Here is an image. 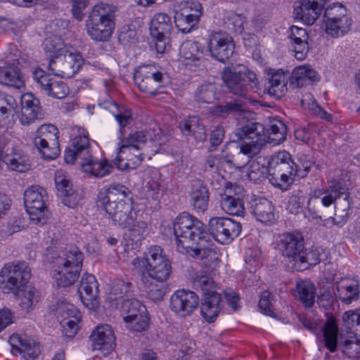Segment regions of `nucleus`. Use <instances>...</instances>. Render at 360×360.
<instances>
[{
  "mask_svg": "<svg viewBox=\"0 0 360 360\" xmlns=\"http://www.w3.org/2000/svg\"><path fill=\"white\" fill-rule=\"evenodd\" d=\"M304 239L299 231L284 232L278 236L276 247L286 261L297 265V258L304 250Z\"/></svg>",
  "mask_w": 360,
  "mask_h": 360,
  "instance_id": "nucleus-13",
  "label": "nucleus"
},
{
  "mask_svg": "<svg viewBox=\"0 0 360 360\" xmlns=\"http://www.w3.org/2000/svg\"><path fill=\"white\" fill-rule=\"evenodd\" d=\"M22 108L31 112H38L41 110L39 100L32 93H26L21 96Z\"/></svg>",
  "mask_w": 360,
  "mask_h": 360,
  "instance_id": "nucleus-64",
  "label": "nucleus"
},
{
  "mask_svg": "<svg viewBox=\"0 0 360 360\" xmlns=\"http://www.w3.org/2000/svg\"><path fill=\"white\" fill-rule=\"evenodd\" d=\"M208 232L219 243L226 245L237 238L242 231L240 223L228 217H215L210 219Z\"/></svg>",
  "mask_w": 360,
  "mask_h": 360,
  "instance_id": "nucleus-12",
  "label": "nucleus"
},
{
  "mask_svg": "<svg viewBox=\"0 0 360 360\" xmlns=\"http://www.w3.org/2000/svg\"><path fill=\"white\" fill-rule=\"evenodd\" d=\"M314 163L312 157L300 153L297 157V162H295L294 165L295 172H297L296 176L299 178L306 176Z\"/></svg>",
  "mask_w": 360,
  "mask_h": 360,
  "instance_id": "nucleus-58",
  "label": "nucleus"
},
{
  "mask_svg": "<svg viewBox=\"0 0 360 360\" xmlns=\"http://www.w3.org/2000/svg\"><path fill=\"white\" fill-rule=\"evenodd\" d=\"M221 309V295L215 291L207 292L204 294L200 305L202 316L208 323L215 321Z\"/></svg>",
  "mask_w": 360,
  "mask_h": 360,
  "instance_id": "nucleus-29",
  "label": "nucleus"
},
{
  "mask_svg": "<svg viewBox=\"0 0 360 360\" xmlns=\"http://www.w3.org/2000/svg\"><path fill=\"white\" fill-rule=\"evenodd\" d=\"M139 89L146 94L155 95L162 86L163 74L154 65L141 66L134 75Z\"/></svg>",
  "mask_w": 360,
  "mask_h": 360,
  "instance_id": "nucleus-16",
  "label": "nucleus"
},
{
  "mask_svg": "<svg viewBox=\"0 0 360 360\" xmlns=\"http://www.w3.org/2000/svg\"><path fill=\"white\" fill-rule=\"evenodd\" d=\"M221 76L225 86L235 96L246 98L249 91H256L259 89L256 74L244 65L226 67Z\"/></svg>",
  "mask_w": 360,
  "mask_h": 360,
  "instance_id": "nucleus-3",
  "label": "nucleus"
},
{
  "mask_svg": "<svg viewBox=\"0 0 360 360\" xmlns=\"http://www.w3.org/2000/svg\"><path fill=\"white\" fill-rule=\"evenodd\" d=\"M116 12L117 8L112 4L101 2L94 5L86 21V27L89 25L95 26L114 22Z\"/></svg>",
  "mask_w": 360,
  "mask_h": 360,
  "instance_id": "nucleus-27",
  "label": "nucleus"
},
{
  "mask_svg": "<svg viewBox=\"0 0 360 360\" xmlns=\"http://www.w3.org/2000/svg\"><path fill=\"white\" fill-rule=\"evenodd\" d=\"M173 230L176 249L180 252H188L189 248L207 233L202 222L186 212L175 219Z\"/></svg>",
  "mask_w": 360,
  "mask_h": 360,
  "instance_id": "nucleus-4",
  "label": "nucleus"
},
{
  "mask_svg": "<svg viewBox=\"0 0 360 360\" xmlns=\"http://www.w3.org/2000/svg\"><path fill=\"white\" fill-rule=\"evenodd\" d=\"M58 133L53 124H44L37 129L34 143L44 159L53 160L59 155Z\"/></svg>",
  "mask_w": 360,
  "mask_h": 360,
  "instance_id": "nucleus-11",
  "label": "nucleus"
},
{
  "mask_svg": "<svg viewBox=\"0 0 360 360\" xmlns=\"http://www.w3.org/2000/svg\"><path fill=\"white\" fill-rule=\"evenodd\" d=\"M212 244L211 243L208 233H207L197 240L192 247L189 248L188 252L182 253L189 254L193 258L212 262L216 259L217 257L216 250L212 248Z\"/></svg>",
  "mask_w": 360,
  "mask_h": 360,
  "instance_id": "nucleus-33",
  "label": "nucleus"
},
{
  "mask_svg": "<svg viewBox=\"0 0 360 360\" xmlns=\"http://www.w3.org/2000/svg\"><path fill=\"white\" fill-rule=\"evenodd\" d=\"M120 308L124 321L138 316L139 314L147 312L146 307L135 298L123 300Z\"/></svg>",
  "mask_w": 360,
  "mask_h": 360,
  "instance_id": "nucleus-44",
  "label": "nucleus"
},
{
  "mask_svg": "<svg viewBox=\"0 0 360 360\" xmlns=\"http://www.w3.org/2000/svg\"><path fill=\"white\" fill-rule=\"evenodd\" d=\"M141 129L143 130V135L145 136L146 143L148 140L151 142H160L162 134L161 129L158 124L153 122L150 119L147 120L141 121Z\"/></svg>",
  "mask_w": 360,
  "mask_h": 360,
  "instance_id": "nucleus-55",
  "label": "nucleus"
},
{
  "mask_svg": "<svg viewBox=\"0 0 360 360\" xmlns=\"http://www.w3.org/2000/svg\"><path fill=\"white\" fill-rule=\"evenodd\" d=\"M134 128L135 131L129 134L127 138L122 139L121 145L120 146L118 155L120 153H125L127 151L131 153L132 150H139L141 148V146H144L146 143L145 141V136L143 135L141 124Z\"/></svg>",
  "mask_w": 360,
  "mask_h": 360,
  "instance_id": "nucleus-40",
  "label": "nucleus"
},
{
  "mask_svg": "<svg viewBox=\"0 0 360 360\" xmlns=\"http://www.w3.org/2000/svg\"><path fill=\"white\" fill-rule=\"evenodd\" d=\"M289 38L291 47L295 53V57L299 60H304L309 50V36L306 30L297 26H292L290 28Z\"/></svg>",
  "mask_w": 360,
  "mask_h": 360,
  "instance_id": "nucleus-31",
  "label": "nucleus"
},
{
  "mask_svg": "<svg viewBox=\"0 0 360 360\" xmlns=\"http://www.w3.org/2000/svg\"><path fill=\"white\" fill-rule=\"evenodd\" d=\"M33 79L42 90L53 98L61 99L68 93V88L63 81L50 77L41 69L33 72Z\"/></svg>",
  "mask_w": 360,
  "mask_h": 360,
  "instance_id": "nucleus-22",
  "label": "nucleus"
},
{
  "mask_svg": "<svg viewBox=\"0 0 360 360\" xmlns=\"http://www.w3.org/2000/svg\"><path fill=\"white\" fill-rule=\"evenodd\" d=\"M80 166L83 172L90 173L98 178L110 174L114 168L113 165L106 160L103 161L94 160L90 153L86 161L80 162Z\"/></svg>",
  "mask_w": 360,
  "mask_h": 360,
  "instance_id": "nucleus-38",
  "label": "nucleus"
},
{
  "mask_svg": "<svg viewBox=\"0 0 360 360\" xmlns=\"http://www.w3.org/2000/svg\"><path fill=\"white\" fill-rule=\"evenodd\" d=\"M300 321L303 326L313 333H323L326 347L334 352L337 349L338 327L335 319L333 316H328L324 327H319L316 321L307 318H301Z\"/></svg>",
  "mask_w": 360,
  "mask_h": 360,
  "instance_id": "nucleus-17",
  "label": "nucleus"
},
{
  "mask_svg": "<svg viewBox=\"0 0 360 360\" xmlns=\"http://www.w3.org/2000/svg\"><path fill=\"white\" fill-rule=\"evenodd\" d=\"M208 47L213 58L225 63L233 55L235 45L232 38L226 33L215 32L210 36Z\"/></svg>",
  "mask_w": 360,
  "mask_h": 360,
  "instance_id": "nucleus-19",
  "label": "nucleus"
},
{
  "mask_svg": "<svg viewBox=\"0 0 360 360\" xmlns=\"http://www.w3.org/2000/svg\"><path fill=\"white\" fill-rule=\"evenodd\" d=\"M77 292L83 304L89 309L96 311L99 306L98 284L92 274H84Z\"/></svg>",
  "mask_w": 360,
  "mask_h": 360,
  "instance_id": "nucleus-21",
  "label": "nucleus"
},
{
  "mask_svg": "<svg viewBox=\"0 0 360 360\" xmlns=\"http://www.w3.org/2000/svg\"><path fill=\"white\" fill-rule=\"evenodd\" d=\"M267 164L269 182L281 191H287L297 177L290 154L285 150L279 151L267 160Z\"/></svg>",
  "mask_w": 360,
  "mask_h": 360,
  "instance_id": "nucleus-5",
  "label": "nucleus"
},
{
  "mask_svg": "<svg viewBox=\"0 0 360 360\" xmlns=\"http://www.w3.org/2000/svg\"><path fill=\"white\" fill-rule=\"evenodd\" d=\"M220 207L230 215L244 216L245 209L242 198H229L228 197H220Z\"/></svg>",
  "mask_w": 360,
  "mask_h": 360,
  "instance_id": "nucleus-50",
  "label": "nucleus"
},
{
  "mask_svg": "<svg viewBox=\"0 0 360 360\" xmlns=\"http://www.w3.org/2000/svg\"><path fill=\"white\" fill-rule=\"evenodd\" d=\"M114 29L115 22L95 26L89 25L86 27V31L92 39L98 41H105L110 38Z\"/></svg>",
  "mask_w": 360,
  "mask_h": 360,
  "instance_id": "nucleus-51",
  "label": "nucleus"
},
{
  "mask_svg": "<svg viewBox=\"0 0 360 360\" xmlns=\"http://www.w3.org/2000/svg\"><path fill=\"white\" fill-rule=\"evenodd\" d=\"M46 191L39 186H32L24 193V203L30 220L35 224H44L47 219V207L44 198Z\"/></svg>",
  "mask_w": 360,
  "mask_h": 360,
  "instance_id": "nucleus-10",
  "label": "nucleus"
},
{
  "mask_svg": "<svg viewBox=\"0 0 360 360\" xmlns=\"http://www.w3.org/2000/svg\"><path fill=\"white\" fill-rule=\"evenodd\" d=\"M268 76V82L264 86V92L277 98L283 96L288 90V82L284 72L277 71L271 75L269 74Z\"/></svg>",
  "mask_w": 360,
  "mask_h": 360,
  "instance_id": "nucleus-36",
  "label": "nucleus"
},
{
  "mask_svg": "<svg viewBox=\"0 0 360 360\" xmlns=\"http://www.w3.org/2000/svg\"><path fill=\"white\" fill-rule=\"evenodd\" d=\"M162 252L160 246L155 245L149 248L144 258H135L133 264L137 275H150L155 279L167 281L172 273L171 262Z\"/></svg>",
  "mask_w": 360,
  "mask_h": 360,
  "instance_id": "nucleus-6",
  "label": "nucleus"
},
{
  "mask_svg": "<svg viewBox=\"0 0 360 360\" xmlns=\"http://www.w3.org/2000/svg\"><path fill=\"white\" fill-rule=\"evenodd\" d=\"M172 28V19L167 13H158L152 18L150 32L158 53L162 54L166 51Z\"/></svg>",
  "mask_w": 360,
  "mask_h": 360,
  "instance_id": "nucleus-14",
  "label": "nucleus"
},
{
  "mask_svg": "<svg viewBox=\"0 0 360 360\" xmlns=\"http://www.w3.org/2000/svg\"><path fill=\"white\" fill-rule=\"evenodd\" d=\"M261 160L262 157H258L249 167L248 176L250 180L255 182L262 181L265 178L269 179V164L266 167L264 164L260 165Z\"/></svg>",
  "mask_w": 360,
  "mask_h": 360,
  "instance_id": "nucleus-52",
  "label": "nucleus"
},
{
  "mask_svg": "<svg viewBox=\"0 0 360 360\" xmlns=\"http://www.w3.org/2000/svg\"><path fill=\"white\" fill-rule=\"evenodd\" d=\"M248 110L243 103L240 100L231 99L230 101L225 102L216 106L212 112H247Z\"/></svg>",
  "mask_w": 360,
  "mask_h": 360,
  "instance_id": "nucleus-62",
  "label": "nucleus"
},
{
  "mask_svg": "<svg viewBox=\"0 0 360 360\" xmlns=\"http://www.w3.org/2000/svg\"><path fill=\"white\" fill-rule=\"evenodd\" d=\"M84 259L83 252L76 246L70 247L56 259V264L81 271Z\"/></svg>",
  "mask_w": 360,
  "mask_h": 360,
  "instance_id": "nucleus-39",
  "label": "nucleus"
},
{
  "mask_svg": "<svg viewBox=\"0 0 360 360\" xmlns=\"http://www.w3.org/2000/svg\"><path fill=\"white\" fill-rule=\"evenodd\" d=\"M297 258V264L299 266H294L297 270H302L308 269L311 266H315L319 264L321 261L320 252L317 248H311L302 250Z\"/></svg>",
  "mask_w": 360,
  "mask_h": 360,
  "instance_id": "nucleus-47",
  "label": "nucleus"
},
{
  "mask_svg": "<svg viewBox=\"0 0 360 360\" xmlns=\"http://www.w3.org/2000/svg\"><path fill=\"white\" fill-rule=\"evenodd\" d=\"M250 209L257 220L263 224L272 223L275 220L274 207L272 202L266 198L252 200Z\"/></svg>",
  "mask_w": 360,
  "mask_h": 360,
  "instance_id": "nucleus-35",
  "label": "nucleus"
},
{
  "mask_svg": "<svg viewBox=\"0 0 360 360\" xmlns=\"http://www.w3.org/2000/svg\"><path fill=\"white\" fill-rule=\"evenodd\" d=\"M115 118L120 127V138H122L126 128H136L141 124L143 117V114H115Z\"/></svg>",
  "mask_w": 360,
  "mask_h": 360,
  "instance_id": "nucleus-48",
  "label": "nucleus"
},
{
  "mask_svg": "<svg viewBox=\"0 0 360 360\" xmlns=\"http://www.w3.org/2000/svg\"><path fill=\"white\" fill-rule=\"evenodd\" d=\"M201 14V4L198 2H192L190 11L185 8L176 13L174 17L176 27L181 32L188 33L198 22Z\"/></svg>",
  "mask_w": 360,
  "mask_h": 360,
  "instance_id": "nucleus-26",
  "label": "nucleus"
},
{
  "mask_svg": "<svg viewBox=\"0 0 360 360\" xmlns=\"http://www.w3.org/2000/svg\"><path fill=\"white\" fill-rule=\"evenodd\" d=\"M347 190L345 182L342 179L329 182L326 189H316L307 202V212L314 219H321L325 208L335 203L340 194H344Z\"/></svg>",
  "mask_w": 360,
  "mask_h": 360,
  "instance_id": "nucleus-7",
  "label": "nucleus"
},
{
  "mask_svg": "<svg viewBox=\"0 0 360 360\" xmlns=\"http://www.w3.org/2000/svg\"><path fill=\"white\" fill-rule=\"evenodd\" d=\"M90 153V144L86 134L79 135L72 139L71 145L68 147L64 153V160L68 164H74L78 161L85 162Z\"/></svg>",
  "mask_w": 360,
  "mask_h": 360,
  "instance_id": "nucleus-24",
  "label": "nucleus"
},
{
  "mask_svg": "<svg viewBox=\"0 0 360 360\" xmlns=\"http://www.w3.org/2000/svg\"><path fill=\"white\" fill-rule=\"evenodd\" d=\"M93 350L100 351L104 356L110 354L116 347L112 328L107 324L98 326L89 336Z\"/></svg>",
  "mask_w": 360,
  "mask_h": 360,
  "instance_id": "nucleus-20",
  "label": "nucleus"
},
{
  "mask_svg": "<svg viewBox=\"0 0 360 360\" xmlns=\"http://www.w3.org/2000/svg\"><path fill=\"white\" fill-rule=\"evenodd\" d=\"M43 46L44 51L49 53L51 59L55 58L60 53H65L67 51L62 39L58 36H52L46 39Z\"/></svg>",
  "mask_w": 360,
  "mask_h": 360,
  "instance_id": "nucleus-54",
  "label": "nucleus"
},
{
  "mask_svg": "<svg viewBox=\"0 0 360 360\" xmlns=\"http://www.w3.org/2000/svg\"><path fill=\"white\" fill-rule=\"evenodd\" d=\"M315 287L309 281H302L296 285L295 296L305 306L311 307L314 303Z\"/></svg>",
  "mask_w": 360,
  "mask_h": 360,
  "instance_id": "nucleus-43",
  "label": "nucleus"
},
{
  "mask_svg": "<svg viewBox=\"0 0 360 360\" xmlns=\"http://www.w3.org/2000/svg\"><path fill=\"white\" fill-rule=\"evenodd\" d=\"M337 296L345 304H349L354 300H356L359 297V284L356 281L351 283L342 284L337 286Z\"/></svg>",
  "mask_w": 360,
  "mask_h": 360,
  "instance_id": "nucleus-49",
  "label": "nucleus"
},
{
  "mask_svg": "<svg viewBox=\"0 0 360 360\" xmlns=\"http://www.w3.org/2000/svg\"><path fill=\"white\" fill-rule=\"evenodd\" d=\"M340 347L341 351L349 359H358L360 357V340L354 339H343L340 335V341L338 340L337 347Z\"/></svg>",
  "mask_w": 360,
  "mask_h": 360,
  "instance_id": "nucleus-53",
  "label": "nucleus"
},
{
  "mask_svg": "<svg viewBox=\"0 0 360 360\" xmlns=\"http://www.w3.org/2000/svg\"><path fill=\"white\" fill-rule=\"evenodd\" d=\"M320 79L319 74L310 66L302 65L294 69L290 79L289 86L292 89L301 88L317 82Z\"/></svg>",
  "mask_w": 360,
  "mask_h": 360,
  "instance_id": "nucleus-34",
  "label": "nucleus"
},
{
  "mask_svg": "<svg viewBox=\"0 0 360 360\" xmlns=\"http://www.w3.org/2000/svg\"><path fill=\"white\" fill-rule=\"evenodd\" d=\"M343 197L342 200H340L335 205V213L333 221L338 225L345 224L350 215V202L349 200L348 188L344 194H340L338 199Z\"/></svg>",
  "mask_w": 360,
  "mask_h": 360,
  "instance_id": "nucleus-45",
  "label": "nucleus"
},
{
  "mask_svg": "<svg viewBox=\"0 0 360 360\" xmlns=\"http://www.w3.org/2000/svg\"><path fill=\"white\" fill-rule=\"evenodd\" d=\"M326 32L332 37L338 38L348 33L352 25V19L345 6L339 3L327 6L324 11Z\"/></svg>",
  "mask_w": 360,
  "mask_h": 360,
  "instance_id": "nucleus-9",
  "label": "nucleus"
},
{
  "mask_svg": "<svg viewBox=\"0 0 360 360\" xmlns=\"http://www.w3.org/2000/svg\"><path fill=\"white\" fill-rule=\"evenodd\" d=\"M53 278L58 287L67 288L73 285L79 278L80 271L61 264H56Z\"/></svg>",
  "mask_w": 360,
  "mask_h": 360,
  "instance_id": "nucleus-41",
  "label": "nucleus"
},
{
  "mask_svg": "<svg viewBox=\"0 0 360 360\" xmlns=\"http://www.w3.org/2000/svg\"><path fill=\"white\" fill-rule=\"evenodd\" d=\"M287 126L281 120L271 123L268 129L265 128L266 144L277 146L286 140Z\"/></svg>",
  "mask_w": 360,
  "mask_h": 360,
  "instance_id": "nucleus-42",
  "label": "nucleus"
},
{
  "mask_svg": "<svg viewBox=\"0 0 360 360\" xmlns=\"http://www.w3.org/2000/svg\"><path fill=\"white\" fill-rule=\"evenodd\" d=\"M129 229V237L131 241L138 243L144 238L146 233L147 224L143 221H138L136 219L130 224Z\"/></svg>",
  "mask_w": 360,
  "mask_h": 360,
  "instance_id": "nucleus-61",
  "label": "nucleus"
},
{
  "mask_svg": "<svg viewBox=\"0 0 360 360\" xmlns=\"http://www.w3.org/2000/svg\"><path fill=\"white\" fill-rule=\"evenodd\" d=\"M235 135L238 141H243L240 151L249 158H253L266 145L265 127L257 122H248L237 129Z\"/></svg>",
  "mask_w": 360,
  "mask_h": 360,
  "instance_id": "nucleus-8",
  "label": "nucleus"
},
{
  "mask_svg": "<svg viewBox=\"0 0 360 360\" xmlns=\"http://www.w3.org/2000/svg\"><path fill=\"white\" fill-rule=\"evenodd\" d=\"M215 94V85L212 83H205L198 88L195 97L198 103H210L214 99Z\"/></svg>",
  "mask_w": 360,
  "mask_h": 360,
  "instance_id": "nucleus-56",
  "label": "nucleus"
},
{
  "mask_svg": "<svg viewBox=\"0 0 360 360\" xmlns=\"http://www.w3.org/2000/svg\"><path fill=\"white\" fill-rule=\"evenodd\" d=\"M182 63L186 66L200 68L203 65V52L198 43L186 41L184 42L179 51Z\"/></svg>",
  "mask_w": 360,
  "mask_h": 360,
  "instance_id": "nucleus-32",
  "label": "nucleus"
},
{
  "mask_svg": "<svg viewBox=\"0 0 360 360\" xmlns=\"http://www.w3.org/2000/svg\"><path fill=\"white\" fill-rule=\"evenodd\" d=\"M31 276V270L25 262L5 264L0 273V288L4 293L17 295L21 292L19 305L26 312L38 302L36 289L25 286Z\"/></svg>",
  "mask_w": 360,
  "mask_h": 360,
  "instance_id": "nucleus-2",
  "label": "nucleus"
},
{
  "mask_svg": "<svg viewBox=\"0 0 360 360\" xmlns=\"http://www.w3.org/2000/svg\"><path fill=\"white\" fill-rule=\"evenodd\" d=\"M141 288L146 292L148 298L155 302L163 300L167 292V281L155 279L150 275H137Z\"/></svg>",
  "mask_w": 360,
  "mask_h": 360,
  "instance_id": "nucleus-28",
  "label": "nucleus"
},
{
  "mask_svg": "<svg viewBox=\"0 0 360 360\" xmlns=\"http://www.w3.org/2000/svg\"><path fill=\"white\" fill-rule=\"evenodd\" d=\"M132 284L122 279L115 281L111 289V297L117 300V304L120 306L123 300H127L132 295Z\"/></svg>",
  "mask_w": 360,
  "mask_h": 360,
  "instance_id": "nucleus-46",
  "label": "nucleus"
},
{
  "mask_svg": "<svg viewBox=\"0 0 360 360\" xmlns=\"http://www.w3.org/2000/svg\"><path fill=\"white\" fill-rule=\"evenodd\" d=\"M150 319L148 312L144 314H139L138 316L131 319L125 321L127 327L129 330L134 333H141L146 331L149 326Z\"/></svg>",
  "mask_w": 360,
  "mask_h": 360,
  "instance_id": "nucleus-60",
  "label": "nucleus"
},
{
  "mask_svg": "<svg viewBox=\"0 0 360 360\" xmlns=\"http://www.w3.org/2000/svg\"><path fill=\"white\" fill-rule=\"evenodd\" d=\"M97 206L103 209L115 226L127 228L137 217L133 207L131 192L124 185L112 184L98 195Z\"/></svg>",
  "mask_w": 360,
  "mask_h": 360,
  "instance_id": "nucleus-1",
  "label": "nucleus"
},
{
  "mask_svg": "<svg viewBox=\"0 0 360 360\" xmlns=\"http://www.w3.org/2000/svg\"><path fill=\"white\" fill-rule=\"evenodd\" d=\"M342 321L347 329L355 330L360 333V309L356 311H348L343 314Z\"/></svg>",
  "mask_w": 360,
  "mask_h": 360,
  "instance_id": "nucleus-63",
  "label": "nucleus"
},
{
  "mask_svg": "<svg viewBox=\"0 0 360 360\" xmlns=\"http://www.w3.org/2000/svg\"><path fill=\"white\" fill-rule=\"evenodd\" d=\"M0 83L19 90L25 86L20 70L14 65L0 68Z\"/></svg>",
  "mask_w": 360,
  "mask_h": 360,
  "instance_id": "nucleus-37",
  "label": "nucleus"
},
{
  "mask_svg": "<svg viewBox=\"0 0 360 360\" xmlns=\"http://www.w3.org/2000/svg\"><path fill=\"white\" fill-rule=\"evenodd\" d=\"M223 20L227 24L228 27H231L234 32L237 33L243 32L244 25L246 22V18L244 15L230 11L226 12Z\"/></svg>",
  "mask_w": 360,
  "mask_h": 360,
  "instance_id": "nucleus-57",
  "label": "nucleus"
},
{
  "mask_svg": "<svg viewBox=\"0 0 360 360\" xmlns=\"http://www.w3.org/2000/svg\"><path fill=\"white\" fill-rule=\"evenodd\" d=\"M190 203L197 212L203 213L207 210L210 193L207 186L200 180H194L189 192Z\"/></svg>",
  "mask_w": 360,
  "mask_h": 360,
  "instance_id": "nucleus-30",
  "label": "nucleus"
},
{
  "mask_svg": "<svg viewBox=\"0 0 360 360\" xmlns=\"http://www.w3.org/2000/svg\"><path fill=\"white\" fill-rule=\"evenodd\" d=\"M198 304L199 297L193 291L178 290L170 297V309L181 317L191 314Z\"/></svg>",
  "mask_w": 360,
  "mask_h": 360,
  "instance_id": "nucleus-18",
  "label": "nucleus"
},
{
  "mask_svg": "<svg viewBox=\"0 0 360 360\" xmlns=\"http://www.w3.org/2000/svg\"><path fill=\"white\" fill-rule=\"evenodd\" d=\"M9 342L11 352L15 355L21 354L24 360H34L40 354L39 345L25 335H12Z\"/></svg>",
  "mask_w": 360,
  "mask_h": 360,
  "instance_id": "nucleus-23",
  "label": "nucleus"
},
{
  "mask_svg": "<svg viewBox=\"0 0 360 360\" xmlns=\"http://www.w3.org/2000/svg\"><path fill=\"white\" fill-rule=\"evenodd\" d=\"M82 63L83 59L79 53L65 51L50 60L49 69L55 75L70 78L79 70Z\"/></svg>",
  "mask_w": 360,
  "mask_h": 360,
  "instance_id": "nucleus-15",
  "label": "nucleus"
},
{
  "mask_svg": "<svg viewBox=\"0 0 360 360\" xmlns=\"http://www.w3.org/2000/svg\"><path fill=\"white\" fill-rule=\"evenodd\" d=\"M193 283L195 289L200 288L202 290V296L207 292L214 291L215 288V283L212 278L204 271L196 274Z\"/></svg>",
  "mask_w": 360,
  "mask_h": 360,
  "instance_id": "nucleus-59",
  "label": "nucleus"
},
{
  "mask_svg": "<svg viewBox=\"0 0 360 360\" xmlns=\"http://www.w3.org/2000/svg\"><path fill=\"white\" fill-rule=\"evenodd\" d=\"M56 188L63 198V203L70 208L75 207L82 196L73 186L72 183L64 175L56 174L55 176Z\"/></svg>",
  "mask_w": 360,
  "mask_h": 360,
  "instance_id": "nucleus-25",
  "label": "nucleus"
}]
</instances>
